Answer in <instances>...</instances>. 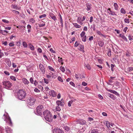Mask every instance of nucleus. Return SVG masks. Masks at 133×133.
I'll use <instances>...</instances> for the list:
<instances>
[{"mask_svg":"<svg viewBox=\"0 0 133 133\" xmlns=\"http://www.w3.org/2000/svg\"><path fill=\"white\" fill-rule=\"evenodd\" d=\"M82 85H83V86H86L87 85V83L85 82H83L82 83Z\"/></svg>","mask_w":133,"mask_h":133,"instance_id":"55","label":"nucleus"},{"mask_svg":"<svg viewBox=\"0 0 133 133\" xmlns=\"http://www.w3.org/2000/svg\"><path fill=\"white\" fill-rule=\"evenodd\" d=\"M10 78L12 80L15 81H16V78L15 77L13 76H11L10 77Z\"/></svg>","mask_w":133,"mask_h":133,"instance_id":"33","label":"nucleus"},{"mask_svg":"<svg viewBox=\"0 0 133 133\" xmlns=\"http://www.w3.org/2000/svg\"><path fill=\"white\" fill-rule=\"evenodd\" d=\"M8 121L9 122V123H10V124H12L11 119L10 118V117H9L8 118Z\"/></svg>","mask_w":133,"mask_h":133,"instance_id":"60","label":"nucleus"},{"mask_svg":"<svg viewBox=\"0 0 133 133\" xmlns=\"http://www.w3.org/2000/svg\"><path fill=\"white\" fill-rule=\"evenodd\" d=\"M83 30L84 31H87L88 30V29L87 27L86 26H84Z\"/></svg>","mask_w":133,"mask_h":133,"instance_id":"64","label":"nucleus"},{"mask_svg":"<svg viewBox=\"0 0 133 133\" xmlns=\"http://www.w3.org/2000/svg\"><path fill=\"white\" fill-rule=\"evenodd\" d=\"M120 12L121 13L123 14H125L126 13V11L123 8H122L120 10Z\"/></svg>","mask_w":133,"mask_h":133,"instance_id":"21","label":"nucleus"},{"mask_svg":"<svg viewBox=\"0 0 133 133\" xmlns=\"http://www.w3.org/2000/svg\"><path fill=\"white\" fill-rule=\"evenodd\" d=\"M45 83H46V84H48L49 83V81L48 80L46 79L45 78H44L43 79Z\"/></svg>","mask_w":133,"mask_h":133,"instance_id":"49","label":"nucleus"},{"mask_svg":"<svg viewBox=\"0 0 133 133\" xmlns=\"http://www.w3.org/2000/svg\"><path fill=\"white\" fill-rule=\"evenodd\" d=\"M128 29V28L127 27L124 28L123 29V31L124 32H126Z\"/></svg>","mask_w":133,"mask_h":133,"instance_id":"57","label":"nucleus"},{"mask_svg":"<svg viewBox=\"0 0 133 133\" xmlns=\"http://www.w3.org/2000/svg\"><path fill=\"white\" fill-rule=\"evenodd\" d=\"M39 67L40 71L43 74H44L45 72V69L43 65L41 64H40Z\"/></svg>","mask_w":133,"mask_h":133,"instance_id":"8","label":"nucleus"},{"mask_svg":"<svg viewBox=\"0 0 133 133\" xmlns=\"http://www.w3.org/2000/svg\"><path fill=\"white\" fill-rule=\"evenodd\" d=\"M93 21V17L92 16H91L90 18V22L91 23Z\"/></svg>","mask_w":133,"mask_h":133,"instance_id":"58","label":"nucleus"},{"mask_svg":"<svg viewBox=\"0 0 133 133\" xmlns=\"http://www.w3.org/2000/svg\"><path fill=\"white\" fill-rule=\"evenodd\" d=\"M86 36L81 37L82 41L84 42H85L86 41Z\"/></svg>","mask_w":133,"mask_h":133,"instance_id":"32","label":"nucleus"},{"mask_svg":"<svg viewBox=\"0 0 133 133\" xmlns=\"http://www.w3.org/2000/svg\"><path fill=\"white\" fill-rule=\"evenodd\" d=\"M38 25L39 26V27H42L45 26V23L44 22V23H42L41 24H38Z\"/></svg>","mask_w":133,"mask_h":133,"instance_id":"35","label":"nucleus"},{"mask_svg":"<svg viewBox=\"0 0 133 133\" xmlns=\"http://www.w3.org/2000/svg\"><path fill=\"white\" fill-rule=\"evenodd\" d=\"M85 32L84 31H83L81 33V34H80V36L81 37H84V36H86L85 35Z\"/></svg>","mask_w":133,"mask_h":133,"instance_id":"36","label":"nucleus"},{"mask_svg":"<svg viewBox=\"0 0 133 133\" xmlns=\"http://www.w3.org/2000/svg\"><path fill=\"white\" fill-rule=\"evenodd\" d=\"M38 51L39 53H41L42 52V49L39 48H38Z\"/></svg>","mask_w":133,"mask_h":133,"instance_id":"62","label":"nucleus"},{"mask_svg":"<svg viewBox=\"0 0 133 133\" xmlns=\"http://www.w3.org/2000/svg\"><path fill=\"white\" fill-rule=\"evenodd\" d=\"M124 22L126 23H129L130 22V19L127 18H125L124 19Z\"/></svg>","mask_w":133,"mask_h":133,"instance_id":"23","label":"nucleus"},{"mask_svg":"<svg viewBox=\"0 0 133 133\" xmlns=\"http://www.w3.org/2000/svg\"><path fill=\"white\" fill-rule=\"evenodd\" d=\"M97 33L99 35H101L103 37H104V35L103 34H102L101 32L99 31H97Z\"/></svg>","mask_w":133,"mask_h":133,"instance_id":"43","label":"nucleus"},{"mask_svg":"<svg viewBox=\"0 0 133 133\" xmlns=\"http://www.w3.org/2000/svg\"><path fill=\"white\" fill-rule=\"evenodd\" d=\"M111 51L110 50H109L108 53V55L109 56H111Z\"/></svg>","mask_w":133,"mask_h":133,"instance_id":"54","label":"nucleus"},{"mask_svg":"<svg viewBox=\"0 0 133 133\" xmlns=\"http://www.w3.org/2000/svg\"><path fill=\"white\" fill-rule=\"evenodd\" d=\"M104 123L105 125H106L108 127H110V123L108 121H104Z\"/></svg>","mask_w":133,"mask_h":133,"instance_id":"16","label":"nucleus"},{"mask_svg":"<svg viewBox=\"0 0 133 133\" xmlns=\"http://www.w3.org/2000/svg\"><path fill=\"white\" fill-rule=\"evenodd\" d=\"M87 10L88 11L90 10L91 8V6L89 5L88 4H87Z\"/></svg>","mask_w":133,"mask_h":133,"instance_id":"26","label":"nucleus"},{"mask_svg":"<svg viewBox=\"0 0 133 133\" xmlns=\"http://www.w3.org/2000/svg\"><path fill=\"white\" fill-rule=\"evenodd\" d=\"M57 79L59 81L61 82H63V81L61 77L60 76H59L58 77Z\"/></svg>","mask_w":133,"mask_h":133,"instance_id":"41","label":"nucleus"},{"mask_svg":"<svg viewBox=\"0 0 133 133\" xmlns=\"http://www.w3.org/2000/svg\"><path fill=\"white\" fill-rule=\"evenodd\" d=\"M49 94V95L53 97H55L56 96V92L53 90L50 91Z\"/></svg>","mask_w":133,"mask_h":133,"instance_id":"10","label":"nucleus"},{"mask_svg":"<svg viewBox=\"0 0 133 133\" xmlns=\"http://www.w3.org/2000/svg\"><path fill=\"white\" fill-rule=\"evenodd\" d=\"M5 88L6 89L10 88L12 86L11 83L9 81H3L2 82Z\"/></svg>","mask_w":133,"mask_h":133,"instance_id":"6","label":"nucleus"},{"mask_svg":"<svg viewBox=\"0 0 133 133\" xmlns=\"http://www.w3.org/2000/svg\"><path fill=\"white\" fill-rule=\"evenodd\" d=\"M6 63L7 65L9 66H11V62L10 60L9 59L7 61Z\"/></svg>","mask_w":133,"mask_h":133,"instance_id":"25","label":"nucleus"},{"mask_svg":"<svg viewBox=\"0 0 133 133\" xmlns=\"http://www.w3.org/2000/svg\"><path fill=\"white\" fill-rule=\"evenodd\" d=\"M98 44L99 46L101 47H102L104 45V42H103L100 41L99 42Z\"/></svg>","mask_w":133,"mask_h":133,"instance_id":"31","label":"nucleus"},{"mask_svg":"<svg viewBox=\"0 0 133 133\" xmlns=\"http://www.w3.org/2000/svg\"><path fill=\"white\" fill-rule=\"evenodd\" d=\"M30 21L33 23L35 22V21L33 18H31L30 20Z\"/></svg>","mask_w":133,"mask_h":133,"instance_id":"47","label":"nucleus"},{"mask_svg":"<svg viewBox=\"0 0 133 133\" xmlns=\"http://www.w3.org/2000/svg\"><path fill=\"white\" fill-rule=\"evenodd\" d=\"M114 9L116 10H117L118 9L119 6L116 3H114Z\"/></svg>","mask_w":133,"mask_h":133,"instance_id":"19","label":"nucleus"},{"mask_svg":"<svg viewBox=\"0 0 133 133\" xmlns=\"http://www.w3.org/2000/svg\"><path fill=\"white\" fill-rule=\"evenodd\" d=\"M34 90L35 92H39L40 91L39 90L36 88Z\"/></svg>","mask_w":133,"mask_h":133,"instance_id":"59","label":"nucleus"},{"mask_svg":"<svg viewBox=\"0 0 133 133\" xmlns=\"http://www.w3.org/2000/svg\"><path fill=\"white\" fill-rule=\"evenodd\" d=\"M4 73L6 75H10V74L9 73V72L7 71H5L4 72Z\"/></svg>","mask_w":133,"mask_h":133,"instance_id":"56","label":"nucleus"},{"mask_svg":"<svg viewBox=\"0 0 133 133\" xmlns=\"http://www.w3.org/2000/svg\"><path fill=\"white\" fill-rule=\"evenodd\" d=\"M115 85L119 88L120 86V83L118 81H117L115 82Z\"/></svg>","mask_w":133,"mask_h":133,"instance_id":"40","label":"nucleus"},{"mask_svg":"<svg viewBox=\"0 0 133 133\" xmlns=\"http://www.w3.org/2000/svg\"><path fill=\"white\" fill-rule=\"evenodd\" d=\"M28 45L29 46V47L31 50H34V46L31 44V43H29L28 44Z\"/></svg>","mask_w":133,"mask_h":133,"instance_id":"22","label":"nucleus"},{"mask_svg":"<svg viewBox=\"0 0 133 133\" xmlns=\"http://www.w3.org/2000/svg\"><path fill=\"white\" fill-rule=\"evenodd\" d=\"M71 74V72L69 69H67V75H70Z\"/></svg>","mask_w":133,"mask_h":133,"instance_id":"50","label":"nucleus"},{"mask_svg":"<svg viewBox=\"0 0 133 133\" xmlns=\"http://www.w3.org/2000/svg\"><path fill=\"white\" fill-rule=\"evenodd\" d=\"M78 49L79 50L81 51H84V46L82 44L79 45Z\"/></svg>","mask_w":133,"mask_h":133,"instance_id":"17","label":"nucleus"},{"mask_svg":"<svg viewBox=\"0 0 133 133\" xmlns=\"http://www.w3.org/2000/svg\"><path fill=\"white\" fill-rule=\"evenodd\" d=\"M119 37L122 38L124 41L127 42V39L126 37L123 35L120 34L119 35Z\"/></svg>","mask_w":133,"mask_h":133,"instance_id":"18","label":"nucleus"},{"mask_svg":"<svg viewBox=\"0 0 133 133\" xmlns=\"http://www.w3.org/2000/svg\"><path fill=\"white\" fill-rule=\"evenodd\" d=\"M46 15L45 14H44L40 16L39 17L40 18H43L45 17H46Z\"/></svg>","mask_w":133,"mask_h":133,"instance_id":"45","label":"nucleus"},{"mask_svg":"<svg viewBox=\"0 0 133 133\" xmlns=\"http://www.w3.org/2000/svg\"><path fill=\"white\" fill-rule=\"evenodd\" d=\"M23 46L25 48H26L27 46V43L25 42H23Z\"/></svg>","mask_w":133,"mask_h":133,"instance_id":"39","label":"nucleus"},{"mask_svg":"<svg viewBox=\"0 0 133 133\" xmlns=\"http://www.w3.org/2000/svg\"><path fill=\"white\" fill-rule=\"evenodd\" d=\"M11 7L14 9H15L17 7V5H16L12 4L11 5Z\"/></svg>","mask_w":133,"mask_h":133,"instance_id":"53","label":"nucleus"},{"mask_svg":"<svg viewBox=\"0 0 133 133\" xmlns=\"http://www.w3.org/2000/svg\"><path fill=\"white\" fill-rule=\"evenodd\" d=\"M86 19V17L85 16H82L81 15H79L77 19V22L81 25H83V21H84Z\"/></svg>","mask_w":133,"mask_h":133,"instance_id":"4","label":"nucleus"},{"mask_svg":"<svg viewBox=\"0 0 133 133\" xmlns=\"http://www.w3.org/2000/svg\"><path fill=\"white\" fill-rule=\"evenodd\" d=\"M85 67L89 70H90L91 69V67L89 64H87L86 65Z\"/></svg>","mask_w":133,"mask_h":133,"instance_id":"42","label":"nucleus"},{"mask_svg":"<svg viewBox=\"0 0 133 133\" xmlns=\"http://www.w3.org/2000/svg\"><path fill=\"white\" fill-rule=\"evenodd\" d=\"M56 103L57 106H59L60 105L61 107L63 106L64 104V102H63L62 100H61V101L58 100L57 101Z\"/></svg>","mask_w":133,"mask_h":133,"instance_id":"11","label":"nucleus"},{"mask_svg":"<svg viewBox=\"0 0 133 133\" xmlns=\"http://www.w3.org/2000/svg\"><path fill=\"white\" fill-rule=\"evenodd\" d=\"M61 108L59 106H57L56 107V110L58 111H60L61 110Z\"/></svg>","mask_w":133,"mask_h":133,"instance_id":"29","label":"nucleus"},{"mask_svg":"<svg viewBox=\"0 0 133 133\" xmlns=\"http://www.w3.org/2000/svg\"><path fill=\"white\" fill-rule=\"evenodd\" d=\"M23 83L25 84H28L29 83V82L25 78H23L22 79Z\"/></svg>","mask_w":133,"mask_h":133,"instance_id":"14","label":"nucleus"},{"mask_svg":"<svg viewBox=\"0 0 133 133\" xmlns=\"http://www.w3.org/2000/svg\"><path fill=\"white\" fill-rule=\"evenodd\" d=\"M108 96L109 97L113 99H114L115 98L113 94H108Z\"/></svg>","mask_w":133,"mask_h":133,"instance_id":"24","label":"nucleus"},{"mask_svg":"<svg viewBox=\"0 0 133 133\" xmlns=\"http://www.w3.org/2000/svg\"><path fill=\"white\" fill-rule=\"evenodd\" d=\"M127 71L129 72H131V71L133 70V67H130L127 69Z\"/></svg>","mask_w":133,"mask_h":133,"instance_id":"37","label":"nucleus"},{"mask_svg":"<svg viewBox=\"0 0 133 133\" xmlns=\"http://www.w3.org/2000/svg\"><path fill=\"white\" fill-rule=\"evenodd\" d=\"M53 133H64V132L62 129L58 128H56L54 130Z\"/></svg>","mask_w":133,"mask_h":133,"instance_id":"7","label":"nucleus"},{"mask_svg":"<svg viewBox=\"0 0 133 133\" xmlns=\"http://www.w3.org/2000/svg\"><path fill=\"white\" fill-rule=\"evenodd\" d=\"M9 45L10 46H14L15 44L13 42H10L9 43Z\"/></svg>","mask_w":133,"mask_h":133,"instance_id":"51","label":"nucleus"},{"mask_svg":"<svg viewBox=\"0 0 133 133\" xmlns=\"http://www.w3.org/2000/svg\"><path fill=\"white\" fill-rule=\"evenodd\" d=\"M60 69L61 71L62 72H64L65 71V69L64 67L63 66H61L60 67Z\"/></svg>","mask_w":133,"mask_h":133,"instance_id":"28","label":"nucleus"},{"mask_svg":"<svg viewBox=\"0 0 133 133\" xmlns=\"http://www.w3.org/2000/svg\"><path fill=\"white\" fill-rule=\"evenodd\" d=\"M21 40H20L16 42V45L18 46H19L21 45Z\"/></svg>","mask_w":133,"mask_h":133,"instance_id":"30","label":"nucleus"},{"mask_svg":"<svg viewBox=\"0 0 133 133\" xmlns=\"http://www.w3.org/2000/svg\"><path fill=\"white\" fill-rule=\"evenodd\" d=\"M49 16L54 21H56L57 19L55 15L52 12H50L49 13Z\"/></svg>","mask_w":133,"mask_h":133,"instance_id":"12","label":"nucleus"},{"mask_svg":"<svg viewBox=\"0 0 133 133\" xmlns=\"http://www.w3.org/2000/svg\"><path fill=\"white\" fill-rule=\"evenodd\" d=\"M77 123L82 125H84L86 123V121L84 120L81 119L77 121Z\"/></svg>","mask_w":133,"mask_h":133,"instance_id":"15","label":"nucleus"},{"mask_svg":"<svg viewBox=\"0 0 133 133\" xmlns=\"http://www.w3.org/2000/svg\"><path fill=\"white\" fill-rule=\"evenodd\" d=\"M73 101L71 100L69 101L68 103V105L69 107H70L71 105V104H72Z\"/></svg>","mask_w":133,"mask_h":133,"instance_id":"38","label":"nucleus"},{"mask_svg":"<svg viewBox=\"0 0 133 133\" xmlns=\"http://www.w3.org/2000/svg\"><path fill=\"white\" fill-rule=\"evenodd\" d=\"M36 110L38 115H41L42 114L44 110L43 106L42 105H39L37 107Z\"/></svg>","mask_w":133,"mask_h":133,"instance_id":"3","label":"nucleus"},{"mask_svg":"<svg viewBox=\"0 0 133 133\" xmlns=\"http://www.w3.org/2000/svg\"><path fill=\"white\" fill-rule=\"evenodd\" d=\"M73 24L76 28H80L81 27V26L77 23H73Z\"/></svg>","mask_w":133,"mask_h":133,"instance_id":"20","label":"nucleus"},{"mask_svg":"<svg viewBox=\"0 0 133 133\" xmlns=\"http://www.w3.org/2000/svg\"><path fill=\"white\" fill-rule=\"evenodd\" d=\"M5 130L7 133H11L12 132V130L8 126H6L5 127Z\"/></svg>","mask_w":133,"mask_h":133,"instance_id":"13","label":"nucleus"},{"mask_svg":"<svg viewBox=\"0 0 133 133\" xmlns=\"http://www.w3.org/2000/svg\"><path fill=\"white\" fill-rule=\"evenodd\" d=\"M48 68L50 70L53 71H54V70L52 67L49 66H48Z\"/></svg>","mask_w":133,"mask_h":133,"instance_id":"48","label":"nucleus"},{"mask_svg":"<svg viewBox=\"0 0 133 133\" xmlns=\"http://www.w3.org/2000/svg\"><path fill=\"white\" fill-rule=\"evenodd\" d=\"M12 11L14 13L16 14H19V13L18 11H16L15 10H12Z\"/></svg>","mask_w":133,"mask_h":133,"instance_id":"44","label":"nucleus"},{"mask_svg":"<svg viewBox=\"0 0 133 133\" xmlns=\"http://www.w3.org/2000/svg\"><path fill=\"white\" fill-rule=\"evenodd\" d=\"M36 101L35 98L32 97H30L27 99V102L28 105L32 106L34 104Z\"/></svg>","mask_w":133,"mask_h":133,"instance_id":"5","label":"nucleus"},{"mask_svg":"<svg viewBox=\"0 0 133 133\" xmlns=\"http://www.w3.org/2000/svg\"><path fill=\"white\" fill-rule=\"evenodd\" d=\"M70 84L71 85H72L74 87L75 86V85L72 82H70Z\"/></svg>","mask_w":133,"mask_h":133,"instance_id":"63","label":"nucleus"},{"mask_svg":"<svg viewBox=\"0 0 133 133\" xmlns=\"http://www.w3.org/2000/svg\"><path fill=\"white\" fill-rule=\"evenodd\" d=\"M2 21L3 22L6 24H8L9 23V21L5 19H3Z\"/></svg>","mask_w":133,"mask_h":133,"instance_id":"27","label":"nucleus"},{"mask_svg":"<svg viewBox=\"0 0 133 133\" xmlns=\"http://www.w3.org/2000/svg\"><path fill=\"white\" fill-rule=\"evenodd\" d=\"M125 55L127 57H129L131 56V54L128 52H127L126 53Z\"/></svg>","mask_w":133,"mask_h":133,"instance_id":"34","label":"nucleus"},{"mask_svg":"<svg viewBox=\"0 0 133 133\" xmlns=\"http://www.w3.org/2000/svg\"><path fill=\"white\" fill-rule=\"evenodd\" d=\"M18 97L19 99L22 100L24 99L26 95V93L22 90H19L17 93Z\"/></svg>","mask_w":133,"mask_h":133,"instance_id":"2","label":"nucleus"},{"mask_svg":"<svg viewBox=\"0 0 133 133\" xmlns=\"http://www.w3.org/2000/svg\"><path fill=\"white\" fill-rule=\"evenodd\" d=\"M43 114L44 117L46 121L50 122L52 121V116L50 111L46 110L43 112Z\"/></svg>","mask_w":133,"mask_h":133,"instance_id":"1","label":"nucleus"},{"mask_svg":"<svg viewBox=\"0 0 133 133\" xmlns=\"http://www.w3.org/2000/svg\"><path fill=\"white\" fill-rule=\"evenodd\" d=\"M30 81L31 83L32 84H33L34 82L33 79L32 77H31L30 79Z\"/></svg>","mask_w":133,"mask_h":133,"instance_id":"52","label":"nucleus"},{"mask_svg":"<svg viewBox=\"0 0 133 133\" xmlns=\"http://www.w3.org/2000/svg\"><path fill=\"white\" fill-rule=\"evenodd\" d=\"M107 12L109 15H111L112 16L116 15V13L114 11L111 10L110 8H109L107 9Z\"/></svg>","mask_w":133,"mask_h":133,"instance_id":"9","label":"nucleus"},{"mask_svg":"<svg viewBox=\"0 0 133 133\" xmlns=\"http://www.w3.org/2000/svg\"><path fill=\"white\" fill-rule=\"evenodd\" d=\"M12 67L14 68H16L17 67V65L14 63H12Z\"/></svg>","mask_w":133,"mask_h":133,"instance_id":"61","label":"nucleus"},{"mask_svg":"<svg viewBox=\"0 0 133 133\" xmlns=\"http://www.w3.org/2000/svg\"><path fill=\"white\" fill-rule=\"evenodd\" d=\"M79 45V43L77 41H76L75 43L74 44V46L75 47H77Z\"/></svg>","mask_w":133,"mask_h":133,"instance_id":"46","label":"nucleus"}]
</instances>
